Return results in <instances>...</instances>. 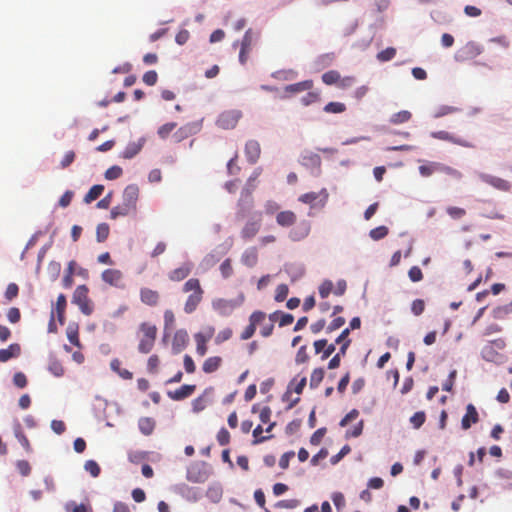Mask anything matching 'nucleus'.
Masks as SVG:
<instances>
[{
    "label": "nucleus",
    "mask_w": 512,
    "mask_h": 512,
    "mask_svg": "<svg viewBox=\"0 0 512 512\" xmlns=\"http://www.w3.org/2000/svg\"><path fill=\"white\" fill-rule=\"evenodd\" d=\"M260 174L261 168L255 169L252 175L249 177L246 187L241 192V196L238 201V211L236 213V217L238 219L245 218L254 206L252 192L255 187L254 182L258 179Z\"/></svg>",
    "instance_id": "obj_1"
},
{
    "label": "nucleus",
    "mask_w": 512,
    "mask_h": 512,
    "mask_svg": "<svg viewBox=\"0 0 512 512\" xmlns=\"http://www.w3.org/2000/svg\"><path fill=\"white\" fill-rule=\"evenodd\" d=\"M182 291L184 293H189L184 304V311L187 314H191L197 309V307L201 303L204 295V290L201 287L199 279L190 278L184 283Z\"/></svg>",
    "instance_id": "obj_2"
},
{
    "label": "nucleus",
    "mask_w": 512,
    "mask_h": 512,
    "mask_svg": "<svg viewBox=\"0 0 512 512\" xmlns=\"http://www.w3.org/2000/svg\"><path fill=\"white\" fill-rule=\"evenodd\" d=\"M157 337V327L149 322H143L139 325L137 338L139 340L138 351L142 354H148L152 351Z\"/></svg>",
    "instance_id": "obj_3"
},
{
    "label": "nucleus",
    "mask_w": 512,
    "mask_h": 512,
    "mask_svg": "<svg viewBox=\"0 0 512 512\" xmlns=\"http://www.w3.org/2000/svg\"><path fill=\"white\" fill-rule=\"evenodd\" d=\"M89 289L86 285H79L72 297V303L77 305L84 315H91L94 311V304L88 296Z\"/></svg>",
    "instance_id": "obj_4"
},
{
    "label": "nucleus",
    "mask_w": 512,
    "mask_h": 512,
    "mask_svg": "<svg viewBox=\"0 0 512 512\" xmlns=\"http://www.w3.org/2000/svg\"><path fill=\"white\" fill-rule=\"evenodd\" d=\"M241 117H242V112L240 110H238V109L227 110V111L222 112L219 115V117L216 121V124L218 127L225 129V130L234 129L237 126Z\"/></svg>",
    "instance_id": "obj_5"
},
{
    "label": "nucleus",
    "mask_w": 512,
    "mask_h": 512,
    "mask_svg": "<svg viewBox=\"0 0 512 512\" xmlns=\"http://www.w3.org/2000/svg\"><path fill=\"white\" fill-rule=\"evenodd\" d=\"M349 333H350V329L349 328H345L341 333L340 335L336 338L335 340V343H340L342 342L343 340H345L344 342V345H342L338 351V353L336 355H334L329 363H328V368L329 369H336L339 367L340 365V361H341V357L342 356H345L346 354V351L348 349V347L350 346V343H351V340L348 338L349 336Z\"/></svg>",
    "instance_id": "obj_6"
},
{
    "label": "nucleus",
    "mask_w": 512,
    "mask_h": 512,
    "mask_svg": "<svg viewBox=\"0 0 512 512\" xmlns=\"http://www.w3.org/2000/svg\"><path fill=\"white\" fill-rule=\"evenodd\" d=\"M255 33L252 31V29H248L242 40H241V47H240V52H239V61L242 65L246 64L247 60H248V57H249V54L252 50V46L254 44V41H255Z\"/></svg>",
    "instance_id": "obj_7"
},
{
    "label": "nucleus",
    "mask_w": 512,
    "mask_h": 512,
    "mask_svg": "<svg viewBox=\"0 0 512 512\" xmlns=\"http://www.w3.org/2000/svg\"><path fill=\"white\" fill-rule=\"evenodd\" d=\"M214 333V327L208 326L204 332H198L194 335L198 355L204 356L207 353V342L213 337Z\"/></svg>",
    "instance_id": "obj_8"
},
{
    "label": "nucleus",
    "mask_w": 512,
    "mask_h": 512,
    "mask_svg": "<svg viewBox=\"0 0 512 512\" xmlns=\"http://www.w3.org/2000/svg\"><path fill=\"white\" fill-rule=\"evenodd\" d=\"M261 226H262L261 215H259V217L257 219L248 220L240 231V237L244 241H249V240L253 239L260 231Z\"/></svg>",
    "instance_id": "obj_9"
},
{
    "label": "nucleus",
    "mask_w": 512,
    "mask_h": 512,
    "mask_svg": "<svg viewBox=\"0 0 512 512\" xmlns=\"http://www.w3.org/2000/svg\"><path fill=\"white\" fill-rule=\"evenodd\" d=\"M431 137L434 139H438V140L448 141L455 145H459V146L466 147V148L474 147L472 142H470L466 139H463V138L455 137L451 133L444 131V130L432 132Z\"/></svg>",
    "instance_id": "obj_10"
},
{
    "label": "nucleus",
    "mask_w": 512,
    "mask_h": 512,
    "mask_svg": "<svg viewBox=\"0 0 512 512\" xmlns=\"http://www.w3.org/2000/svg\"><path fill=\"white\" fill-rule=\"evenodd\" d=\"M479 178L481 179V181L492 186L497 190L508 192L511 189V183L503 178L486 173L479 174Z\"/></svg>",
    "instance_id": "obj_11"
},
{
    "label": "nucleus",
    "mask_w": 512,
    "mask_h": 512,
    "mask_svg": "<svg viewBox=\"0 0 512 512\" xmlns=\"http://www.w3.org/2000/svg\"><path fill=\"white\" fill-rule=\"evenodd\" d=\"M101 279L111 285V286H114V287H117V288H124V283H123V279H124V276H123V273L118 270V269H106L102 272L101 274Z\"/></svg>",
    "instance_id": "obj_12"
},
{
    "label": "nucleus",
    "mask_w": 512,
    "mask_h": 512,
    "mask_svg": "<svg viewBox=\"0 0 512 512\" xmlns=\"http://www.w3.org/2000/svg\"><path fill=\"white\" fill-rule=\"evenodd\" d=\"M139 197V187L135 184L128 185L123 192L122 203L135 212Z\"/></svg>",
    "instance_id": "obj_13"
},
{
    "label": "nucleus",
    "mask_w": 512,
    "mask_h": 512,
    "mask_svg": "<svg viewBox=\"0 0 512 512\" xmlns=\"http://www.w3.org/2000/svg\"><path fill=\"white\" fill-rule=\"evenodd\" d=\"M193 264L191 262H185L178 268L173 269L169 272L168 277L171 281L179 282L186 279L192 272Z\"/></svg>",
    "instance_id": "obj_14"
},
{
    "label": "nucleus",
    "mask_w": 512,
    "mask_h": 512,
    "mask_svg": "<svg viewBox=\"0 0 512 512\" xmlns=\"http://www.w3.org/2000/svg\"><path fill=\"white\" fill-rule=\"evenodd\" d=\"M479 421V414L476 407L473 404L466 406V413L462 417L461 427L463 430H468L473 424Z\"/></svg>",
    "instance_id": "obj_15"
},
{
    "label": "nucleus",
    "mask_w": 512,
    "mask_h": 512,
    "mask_svg": "<svg viewBox=\"0 0 512 512\" xmlns=\"http://www.w3.org/2000/svg\"><path fill=\"white\" fill-rule=\"evenodd\" d=\"M261 155V146L256 140H249L245 144V156L249 163L255 164Z\"/></svg>",
    "instance_id": "obj_16"
},
{
    "label": "nucleus",
    "mask_w": 512,
    "mask_h": 512,
    "mask_svg": "<svg viewBox=\"0 0 512 512\" xmlns=\"http://www.w3.org/2000/svg\"><path fill=\"white\" fill-rule=\"evenodd\" d=\"M189 343V336L186 330H177L173 336L172 349L174 353H180Z\"/></svg>",
    "instance_id": "obj_17"
},
{
    "label": "nucleus",
    "mask_w": 512,
    "mask_h": 512,
    "mask_svg": "<svg viewBox=\"0 0 512 512\" xmlns=\"http://www.w3.org/2000/svg\"><path fill=\"white\" fill-rule=\"evenodd\" d=\"M140 300L145 305L157 306L160 301V294L156 290L144 287L140 289Z\"/></svg>",
    "instance_id": "obj_18"
},
{
    "label": "nucleus",
    "mask_w": 512,
    "mask_h": 512,
    "mask_svg": "<svg viewBox=\"0 0 512 512\" xmlns=\"http://www.w3.org/2000/svg\"><path fill=\"white\" fill-rule=\"evenodd\" d=\"M297 216L291 210L280 211L276 215V223L281 227H291L296 223Z\"/></svg>",
    "instance_id": "obj_19"
},
{
    "label": "nucleus",
    "mask_w": 512,
    "mask_h": 512,
    "mask_svg": "<svg viewBox=\"0 0 512 512\" xmlns=\"http://www.w3.org/2000/svg\"><path fill=\"white\" fill-rule=\"evenodd\" d=\"M21 354V346L18 343H12L7 348L0 349V362H7L18 358Z\"/></svg>",
    "instance_id": "obj_20"
},
{
    "label": "nucleus",
    "mask_w": 512,
    "mask_h": 512,
    "mask_svg": "<svg viewBox=\"0 0 512 512\" xmlns=\"http://www.w3.org/2000/svg\"><path fill=\"white\" fill-rule=\"evenodd\" d=\"M195 385H182L180 388L176 389L175 391L168 392V396L176 401L183 400L193 394L195 391Z\"/></svg>",
    "instance_id": "obj_21"
},
{
    "label": "nucleus",
    "mask_w": 512,
    "mask_h": 512,
    "mask_svg": "<svg viewBox=\"0 0 512 512\" xmlns=\"http://www.w3.org/2000/svg\"><path fill=\"white\" fill-rule=\"evenodd\" d=\"M213 308L221 315L228 316L235 309V304L232 300L217 299L213 302Z\"/></svg>",
    "instance_id": "obj_22"
},
{
    "label": "nucleus",
    "mask_w": 512,
    "mask_h": 512,
    "mask_svg": "<svg viewBox=\"0 0 512 512\" xmlns=\"http://www.w3.org/2000/svg\"><path fill=\"white\" fill-rule=\"evenodd\" d=\"M301 164L308 168H320L321 158L318 154L307 151L301 156Z\"/></svg>",
    "instance_id": "obj_23"
},
{
    "label": "nucleus",
    "mask_w": 512,
    "mask_h": 512,
    "mask_svg": "<svg viewBox=\"0 0 512 512\" xmlns=\"http://www.w3.org/2000/svg\"><path fill=\"white\" fill-rule=\"evenodd\" d=\"M241 262L243 265H245L249 268L254 267L258 262L257 249L255 247L247 248L241 256Z\"/></svg>",
    "instance_id": "obj_24"
},
{
    "label": "nucleus",
    "mask_w": 512,
    "mask_h": 512,
    "mask_svg": "<svg viewBox=\"0 0 512 512\" xmlns=\"http://www.w3.org/2000/svg\"><path fill=\"white\" fill-rule=\"evenodd\" d=\"M323 196V199H322V202L323 204L326 202L327 198H328V193L326 192L325 189H323L320 193H317V192H309V193H305V194H302L300 197H299V201L302 202V203H305V204H309V205H314V203L316 202V200L320 197V196Z\"/></svg>",
    "instance_id": "obj_25"
},
{
    "label": "nucleus",
    "mask_w": 512,
    "mask_h": 512,
    "mask_svg": "<svg viewBox=\"0 0 512 512\" xmlns=\"http://www.w3.org/2000/svg\"><path fill=\"white\" fill-rule=\"evenodd\" d=\"M66 296L64 294H60L57 297V301L55 304V312L57 314V319L61 325L64 324L65 321V310H66Z\"/></svg>",
    "instance_id": "obj_26"
},
{
    "label": "nucleus",
    "mask_w": 512,
    "mask_h": 512,
    "mask_svg": "<svg viewBox=\"0 0 512 512\" xmlns=\"http://www.w3.org/2000/svg\"><path fill=\"white\" fill-rule=\"evenodd\" d=\"M222 364V358L219 356H212L207 358L202 366L205 373L210 374L217 371Z\"/></svg>",
    "instance_id": "obj_27"
},
{
    "label": "nucleus",
    "mask_w": 512,
    "mask_h": 512,
    "mask_svg": "<svg viewBox=\"0 0 512 512\" xmlns=\"http://www.w3.org/2000/svg\"><path fill=\"white\" fill-rule=\"evenodd\" d=\"M122 363L119 359L115 358L110 363V368L112 371L118 374L119 377L125 380H131L133 378V373L129 370L121 367Z\"/></svg>",
    "instance_id": "obj_28"
},
{
    "label": "nucleus",
    "mask_w": 512,
    "mask_h": 512,
    "mask_svg": "<svg viewBox=\"0 0 512 512\" xmlns=\"http://www.w3.org/2000/svg\"><path fill=\"white\" fill-rule=\"evenodd\" d=\"M155 420L151 417H142L138 421V427L142 434L151 435L155 428Z\"/></svg>",
    "instance_id": "obj_29"
},
{
    "label": "nucleus",
    "mask_w": 512,
    "mask_h": 512,
    "mask_svg": "<svg viewBox=\"0 0 512 512\" xmlns=\"http://www.w3.org/2000/svg\"><path fill=\"white\" fill-rule=\"evenodd\" d=\"M309 231H310L309 223L303 222L300 224L299 227L293 229L290 232V238L293 241H299V240L305 238L309 234Z\"/></svg>",
    "instance_id": "obj_30"
},
{
    "label": "nucleus",
    "mask_w": 512,
    "mask_h": 512,
    "mask_svg": "<svg viewBox=\"0 0 512 512\" xmlns=\"http://www.w3.org/2000/svg\"><path fill=\"white\" fill-rule=\"evenodd\" d=\"M67 338L70 343L74 346L80 347V339H79V326L76 323H70L66 330Z\"/></svg>",
    "instance_id": "obj_31"
},
{
    "label": "nucleus",
    "mask_w": 512,
    "mask_h": 512,
    "mask_svg": "<svg viewBox=\"0 0 512 512\" xmlns=\"http://www.w3.org/2000/svg\"><path fill=\"white\" fill-rule=\"evenodd\" d=\"M312 86H313V82L311 80H306V81L288 85L285 90L287 92H291V93H298V92L310 90L312 88Z\"/></svg>",
    "instance_id": "obj_32"
},
{
    "label": "nucleus",
    "mask_w": 512,
    "mask_h": 512,
    "mask_svg": "<svg viewBox=\"0 0 512 512\" xmlns=\"http://www.w3.org/2000/svg\"><path fill=\"white\" fill-rule=\"evenodd\" d=\"M458 111H459V109L457 107L449 106V105H441L434 109L432 116H433V118L438 119V118L444 117L449 114H453Z\"/></svg>",
    "instance_id": "obj_33"
},
{
    "label": "nucleus",
    "mask_w": 512,
    "mask_h": 512,
    "mask_svg": "<svg viewBox=\"0 0 512 512\" xmlns=\"http://www.w3.org/2000/svg\"><path fill=\"white\" fill-rule=\"evenodd\" d=\"M437 169H438L437 170L438 172L444 173L456 180H460L462 178V173L459 170H457L453 167H450L448 165H445L443 163L438 162Z\"/></svg>",
    "instance_id": "obj_34"
},
{
    "label": "nucleus",
    "mask_w": 512,
    "mask_h": 512,
    "mask_svg": "<svg viewBox=\"0 0 512 512\" xmlns=\"http://www.w3.org/2000/svg\"><path fill=\"white\" fill-rule=\"evenodd\" d=\"M104 191V186L103 185H94L92 186L89 191L87 192V194L85 195L84 197V201L86 203H91L92 201L96 200L98 197L101 196V194L103 193Z\"/></svg>",
    "instance_id": "obj_35"
},
{
    "label": "nucleus",
    "mask_w": 512,
    "mask_h": 512,
    "mask_svg": "<svg viewBox=\"0 0 512 512\" xmlns=\"http://www.w3.org/2000/svg\"><path fill=\"white\" fill-rule=\"evenodd\" d=\"M141 149H142V143H140V142L130 143L127 145V147L123 151V158L131 159L134 156H136L140 152Z\"/></svg>",
    "instance_id": "obj_36"
},
{
    "label": "nucleus",
    "mask_w": 512,
    "mask_h": 512,
    "mask_svg": "<svg viewBox=\"0 0 512 512\" xmlns=\"http://www.w3.org/2000/svg\"><path fill=\"white\" fill-rule=\"evenodd\" d=\"M324 369L323 368H315L310 376V388L315 389L319 386L324 378Z\"/></svg>",
    "instance_id": "obj_37"
},
{
    "label": "nucleus",
    "mask_w": 512,
    "mask_h": 512,
    "mask_svg": "<svg viewBox=\"0 0 512 512\" xmlns=\"http://www.w3.org/2000/svg\"><path fill=\"white\" fill-rule=\"evenodd\" d=\"M134 212L133 210H131L127 204H124V203H121L117 206H115L114 208H112L111 210V213H110V216L112 219H116L120 216H126L130 213Z\"/></svg>",
    "instance_id": "obj_38"
},
{
    "label": "nucleus",
    "mask_w": 512,
    "mask_h": 512,
    "mask_svg": "<svg viewBox=\"0 0 512 512\" xmlns=\"http://www.w3.org/2000/svg\"><path fill=\"white\" fill-rule=\"evenodd\" d=\"M340 73L336 70H329L322 75V81L326 85H337L340 78Z\"/></svg>",
    "instance_id": "obj_39"
},
{
    "label": "nucleus",
    "mask_w": 512,
    "mask_h": 512,
    "mask_svg": "<svg viewBox=\"0 0 512 512\" xmlns=\"http://www.w3.org/2000/svg\"><path fill=\"white\" fill-rule=\"evenodd\" d=\"M48 370L50 373H52L55 377H62L64 375V367L62 366L61 362L57 359H51L48 365Z\"/></svg>",
    "instance_id": "obj_40"
},
{
    "label": "nucleus",
    "mask_w": 512,
    "mask_h": 512,
    "mask_svg": "<svg viewBox=\"0 0 512 512\" xmlns=\"http://www.w3.org/2000/svg\"><path fill=\"white\" fill-rule=\"evenodd\" d=\"M266 319H267L266 313H264L263 311H260V310L254 311L249 316V322L251 324H253L256 328L258 325L262 326L266 322Z\"/></svg>",
    "instance_id": "obj_41"
},
{
    "label": "nucleus",
    "mask_w": 512,
    "mask_h": 512,
    "mask_svg": "<svg viewBox=\"0 0 512 512\" xmlns=\"http://www.w3.org/2000/svg\"><path fill=\"white\" fill-rule=\"evenodd\" d=\"M411 116L412 115L409 111L402 110V111H399V112L395 113L394 115H392L390 121L393 124H402V123L408 122L411 119Z\"/></svg>",
    "instance_id": "obj_42"
},
{
    "label": "nucleus",
    "mask_w": 512,
    "mask_h": 512,
    "mask_svg": "<svg viewBox=\"0 0 512 512\" xmlns=\"http://www.w3.org/2000/svg\"><path fill=\"white\" fill-rule=\"evenodd\" d=\"M192 128L193 127L190 124L180 127L174 133V136H173L175 138L176 142H180L183 139L189 137L193 133Z\"/></svg>",
    "instance_id": "obj_43"
},
{
    "label": "nucleus",
    "mask_w": 512,
    "mask_h": 512,
    "mask_svg": "<svg viewBox=\"0 0 512 512\" xmlns=\"http://www.w3.org/2000/svg\"><path fill=\"white\" fill-rule=\"evenodd\" d=\"M15 437L18 439L19 443L21 444V446L24 448V450L27 453H30L32 451L30 442H29L28 438L26 437V435L22 432L20 427L15 429Z\"/></svg>",
    "instance_id": "obj_44"
},
{
    "label": "nucleus",
    "mask_w": 512,
    "mask_h": 512,
    "mask_svg": "<svg viewBox=\"0 0 512 512\" xmlns=\"http://www.w3.org/2000/svg\"><path fill=\"white\" fill-rule=\"evenodd\" d=\"M109 225L106 223H101L96 228V239L98 242H104L109 236Z\"/></svg>",
    "instance_id": "obj_45"
},
{
    "label": "nucleus",
    "mask_w": 512,
    "mask_h": 512,
    "mask_svg": "<svg viewBox=\"0 0 512 512\" xmlns=\"http://www.w3.org/2000/svg\"><path fill=\"white\" fill-rule=\"evenodd\" d=\"M438 162H429L428 164L421 165L419 167V172L424 177H429L432 174L438 172L437 170Z\"/></svg>",
    "instance_id": "obj_46"
},
{
    "label": "nucleus",
    "mask_w": 512,
    "mask_h": 512,
    "mask_svg": "<svg viewBox=\"0 0 512 512\" xmlns=\"http://www.w3.org/2000/svg\"><path fill=\"white\" fill-rule=\"evenodd\" d=\"M388 235V228L386 226H378L369 232V236L375 240H381Z\"/></svg>",
    "instance_id": "obj_47"
},
{
    "label": "nucleus",
    "mask_w": 512,
    "mask_h": 512,
    "mask_svg": "<svg viewBox=\"0 0 512 512\" xmlns=\"http://www.w3.org/2000/svg\"><path fill=\"white\" fill-rule=\"evenodd\" d=\"M426 415L424 411L414 413L410 418V423L415 429H419L425 422Z\"/></svg>",
    "instance_id": "obj_48"
},
{
    "label": "nucleus",
    "mask_w": 512,
    "mask_h": 512,
    "mask_svg": "<svg viewBox=\"0 0 512 512\" xmlns=\"http://www.w3.org/2000/svg\"><path fill=\"white\" fill-rule=\"evenodd\" d=\"M84 468L92 477H98L100 475V472H101L100 466L94 460L86 461Z\"/></svg>",
    "instance_id": "obj_49"
},
{
    "label": "nucleus",
    "mask_w": 512,
    "mask_h": 512,
    "mask_svg": "<svg viewBox=\"0 0 512 512\" xmlns=\"http://www.w3.org/2000/svg\"><path fill=\"white\" fill-rule=\"evenodd\" d=\"M396 55V49L393 48V47H388L382 51H380L378 54H377V59L381 62H386V61H390L391 59H393Z\"/></svg>",
    "instance_id": "obj_50"
},
{
    "label": "nucleus",
    "mask_w": 512,
    "mask_h": 512,
    "mask_svg": "<svg viewBox=\"0 0 512 512\" xmlns=\"http://www.w3.org/2000/svg\"><path fill=\"white\" fill-rule=\"evenodd\" d=\"M345 110H346V106L340 102H329L324 107V111L327 113H342Z\"/></svg>",
    "instance_id": "obj_51"
},
{
    "label": "nucleus",
    "mask_w": 512,
    "mask_h": 512,
    "mask_svg": "<svg viewBox=\"0 0 512 512\" xmlns=\"http://www.w3.org/2000/svg\"><path fill=\"white\" fill-rule=\"evenodd\" d=\"M177 124L175 122H169L159 127L158 135L160 138L165 139L169 136V134L176 128Z\"/></svg>",
    "instance_id": "obj_52"
},
{
    "label": "nucleus",
    "mask_w": 512,
    "mask_h": 512,
    "mask_svg": "<svg viewBox=\"0 0 512 512\" xmlns=\"http://www.w3.org/2000/svg\"><path fill=\"white\" fill-rule=\"evenodd\" d=\"M333 283L330 280H325L319 286V294L321 298H327L331 292H333Z\"/></svg>",
    "instance_id": "obj_53"
},
{
    "label": "nucleus",
    "mask_w": 512,
    "mask_h": 512,
    "mask_svg": "<svg viewBox=\"0 0 512 512\" xmlns=\"http://www.w3.org/2000/svg\"><path fill=\"white\" fill-rule=\"evenodd\" d=\"M288 293H289V288L286 284L278 285L276 288V291H275V300L277 302L284 301L287 298Z\"/></svg>",
    "instance_id": "obj_54"
},
{
    "label": "nucleus",
    "mask_w": 512,
    "mask_h": 512,
    "mask_svg": "<svg viewBox=\"0 0 512 512\" xmlns=\"http://www.w3.org/2000/svg\"><path fill=\"white\" fill-rule=\"evenodd\" d=\"M123 173V170L120 166L114 165L106 170L105 178L107 180H115L119 178Z\"/></svg>",
    "instance_id": "obj_55"
},
{
    "label": "nucleus",
    "mask_w": 512,
    "mask_h": 512,
    "mask_svg": "<svg viewBox=\"0 0 512 512\" xmlns=\"http://www.w3.org/2000/svg\"><path fill=\"white\" fill-rule=\"evenodd\" d=\"M159 364H160L159 357L156 354L151 355L147 361L148 372L153 373V374L156 373L158 371Z\"/></svg>",
    "instance_id": "obj_56"
},
{
    "label": "nucleus",
    "mask_w": 512,
    "mask_h": 512,
    "mask_svg": "<svg viewBox=\"0 0 512 512\" xmlns=\"http://www.w3.org/2000/svg\"><path fill=\"white\" fill-rule=\"evenodd\" d=\"M232 335H233V331L231 328H224L217 334V336L215 338V342L217 344H221V343L229 340L232 337Z\"/></svg>",
    "instance_id": "obj_57"
},
{
    "label": "nucleus",
    "mask_w": 512,
    "mask_h": 512,
    "mask_svg": "<svg viewBox=\"0 0 512 512\" xmlns=\"http://www.w3.org/2000/svg\"><path fill=\"white\" fill-rule=\"evenodd\" d=\"M446 212L453 219H460L466 214L465 209L455 206L448 207L446 209Z\"/></svg>",
    "instance_id": "obj_58"
},
{
    "label": "nucleus",
    "mask_w": 512,
    "mask_h": 512,
    "mask_svg": "<svg viewBox=\"0 0 512 512\" xmlns=\"http://www.w3.org/2000/svg\"><path fill=\"white\" fill-rule=\"evenodd\" d=\"M309 360V355L307 353V346L303 345L301 346L296 354L295 361L297 364H303L306 363Z\"/></svg>",
    "instance_id": "obj_59"
},
{
    "label": "nucleus",
    "mask_w": 512,
    "mask_h": 512,
    "mask_svg": "<svg viewBox=\"0 0 512 512\" xmlns=\"http://www.w3.org/2000/svg\"><path fill=\"white\" fill-rule=\"evenodd\" d=\"M143 82L146 85L153 86L157 83L158 80V74L154 70L147 71L142 78Z\"/></svg>",
    "instance_id": "obj_60"
},
{
    "label": "nucleus",
    "mask_w": 512,
    "mask_h": 512,
    "mask_svg": "<svg viewBox=\"0 0 512 512\" xmlns=\"http://www.w3.org/2000/svg\"><path fill=\"white\" fill-rule=\"evenodd\" d=\"M220 272L222 274V276L224 278H228L232 275L233 273V268H232V264H231V260L228 258V259H225L221 265H220Z\"/></svg>",
    "instance_id": "obj_61"
},
{
    "label": "nucleus",
    "mask_w": 512,
    "mask_h": 512,
    "mask_svg": "<svg viewBox=\"0 0 512 512\" xmlns=\"http://www.w3.org/2000/svg\"><path fill=\"white\" fill-rule=\"evenodd\" d=\"M425 302L422 299H416L411 304V311L415 316H419L424 312Z\"/></svg>",
    "instance_id": "obj_62"
},
{
    "label": "nucleus",
    "mask_w": 512,
    "mask_h": 512,
    "mask_svg": "<svg viewBox=\"0 0 512 512\" xmlns=\"http://www.w3.org/2000/svg\"><path fill=\"white\" fill-rule=\"evenodd\" d=\"M16 467L22 476H28L31 473V466L26 460H18L16 462Z\"/></svg>",
    "instance_id": "obj_63"
},
{
    "label": "nucleus",
    "mask_w": 512,
    "mask_h": 512,
    "mask_svg": "<svg viewBox=\"0 0 512 512\" xmlns=\"http://www.w3.org/2000/svg\"><path fill=\"white\" fill-rule=\"evenodd\" d=\"M408 276L412 282H419L423 279V273L418 266H413L408 271Z\"/></svg>",
    "instance_id": "obj_64"
}]
</instances>
